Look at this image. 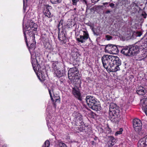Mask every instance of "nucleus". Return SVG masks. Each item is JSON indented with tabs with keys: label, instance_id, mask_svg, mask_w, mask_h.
Returning a JSON list of instances; mask_svg holds the SVG:
<instances>
[{
	"label": "nucleus",
	"instance_id": "f257e3e1",
	"mask_svg": "<svg viewBox=\"0 0 147 147\" xmlns=\"http://www.w3.org/2000/svg\"><path fill=\"white\" fill-rule=\"evenodd\" d=\"M72 116L75 122V124L76 126L79 124H81L79 127L75 128L74 129V132L79 133L81 132L88 134L91 132V129L88 127V125H85L83 119V116L81 113L78 112L74 111L73 113Z\"/></svg>",
	"mask_w": 147,
	"mask_h": 147
},
{
	"label": "nucleus",
	"instance_id": "f03ea898",
	"mask_svg": "<svg viewBox=\"0 0 147 147\" xmlns=\"http://www.w3.org/2000/svg\"><path fill=\"white\" fill-rule=\"evenodd\" d=\"M86 101L89 107L92 110L97 111L100 107L99 101L95 97L88 95L86 96Z\"/></svg>",
	"mask_w": 147,
	"mask_h": 147
},
{
	"label": "nucleus",
	"instance_id": "7ed1b4c3",
	"mask_svg": "<svg viewBox=\"0 0 147 147\" xmlns=\"http://www.w3.org/2000/svg\"><path fill=\"white\" fill-rule=\"evenodd\" d=\"M119 57L117 56H114L108 55H104L101 58L103 66L105 69L108 68V66L116 60Z\"/></svg>",
	"mask_w": 147,
	"mask_h": 147
},
{
	"label": "nucleus",
	"instance_id": "20e7f679",
	"mask_svg": "<svg viewBox=\"0 0 147 147\" xmlns=\"http://www.w3.org/2000/svg\"><path fill=\"white\" fill-rule=\"evenodd\" d=\"M37 24L33 22H31L29 24V27L27 29V33L29 37L28 39L30 40L35 39V33L34 32L37 30Z\"/></svg>",
	"mask_w": 147,
	"mask_h": 147
},
{
	"label": "nucleus",
	"instance_id": "39448f33",
	"mask_svg": "<svg viewBox=\"0 0 147 147\" xmlns=\"http://www.w3.org/2000/svg\"><path fill=\"white\" fill-rule=\"evenodd\" d=\"M121 60L119 58L116 59L115 61L112 63V64H111L110 65L108 66V68H106L108 71L111 72H116L120 70L119 66L121 65Z\"/></svg>",
	"mask_w": 147,
	"mask_h": 147
},
{
	"label": "nucleus",
	"instance_id": "423d86ee",
	"mask_svg": "<svg viewBox=\"0 0 147 147\" xmlns=\"http://www.w3.org/2000/svg\"><path fill=\"white\" fill-rule=\"evenodd\" d=\"M68 76L70 80L78 79L80 77L79 71L76 67L70 68L68 71Z\"/></svg>",
	"mask_w": 147,
	"mask_h": 147
},
{
	"label": "nucleus",
	"instance_id": "0eeeda50",
	"mask_svg": "<svg viewBox=\"0 0 147 147\" xmlns=\"http://www.w3.org/2000/svg\"><path fill=\"white\" fill-rule=\"evenodd\" d=\"M105 50L106 52L113 54H117L119 52V50L117 46L112 44L107 45L105 47Z\"/></svg>",
	"mask_w": 147,
	"mask_h": 147
},
{
	"label": "nucleus",
	"instance_id": "6e6552de",
	"mask_svg": "<svg viewBox=\"0 0 147 147\" xmlns=\"http://www.w3.org/2000/svg\"><path fill=\"white\" fill-rule=\"evenodd\" d=\"M133 126L136 132L140 131L142 128V124L140 120L138 119H134L133 121Z\"/></svg>",
	"mask_w": 147,
	"mask_h": 147
},
{
	"label": "nucleus",
	"instance_id": "1a4fd4ad",
	"mask_svg": "<svg viewBox=\"0 0 147 147\" xmlns=\"http://www.w3.org/2000/svg\"><path fill=\"white\" fill-rule=\"evenodd\" d=\"M23 33L25 42L29 51H30V49H34L36 47V42L35 39L34 40H31V41L30 40H29V42L30 45V46H29L28 42L27 36H26V32L24 31Z\"/></svg>",
	"mask_w": 147,
	"mask_h": 147
},
{
	"label": "nucleus",
	"instance_id": "9d476101",
	"mask_svg": "<svg viewBox=\"0 0 147 147\" xmlns=\"http://www.w3.org/2000/svg\"><path fill=\"white\" fill-rule=\"evenodd\" d=\"M130 49L131 56H134L138 54L140 52V46L135 44L130 45Z\"/></svg>",
	"mask_w": 147,
	"mask_h": 147
},
{
	"label": "nucleus",
	"instance_id": "9b49d317",
	"mask_svg": "<svg viewBox=\"0 0 147 147\" xmlns=\"http://www.w3.org/2000/svg\"><path fill=\"white\" fill-rule=\"evenodd\" d=\"M72 58L73 60V64L78 65L80 60V55L78 52H73L71 53Z\"/></svg>",
	"mask_w": 147,
	"mask_h": 147
},
{
	"label": "nucleus",
	"instance_id": "f8f14e48",
	"mask_svg": "<svg viewBox=\"0 0 147 147\" xmlns=\"http://www.w3.org/2000/svg\"><path fill=\"white\" fill-rule=\"evenodd\" d=\"M52 8V7L51 6L47 5H45L43 13V14L49 18H50L52 17V15L50 12V10Z\"/></svg>",
	"mask_w": 147,
	"mask_h": 147
},
{
	"label": "nucleus",
	"instance_id": "ddd939ff",
	"mask_svg": "<svg viewBox=\"0 0 147 147\" xmlns=\"http://www.w3.org/2000/svg\"><path fill=\"white\" fill-rule=\"evenodd\" d=\"M72 93L74 96L79 100H82L81 94L80 89L76 86H75L72 88Z\"/></svg>",
	"mask_w": 147,
	"mask_h": 147
},
{
	"label": "nucleus",
	"instance_id": "4468645a",
	"mask_svg": "<svg viewBox=\"0 0 147 147\" xmlns=\"http://www.w3.org/2000/svg\"><path fill=\"white\" fill-rule=\"evenodd\" d=\"M83 32V35H80L79 38H76V40L79 42H80L82 43L85 42V41L89 38L88 34L87 31H84Z\"/></svg>",
	"mask_w": 147,
	"mask_h": 147
},
{
	"label": "nucleus",
	"instance_id": "2eb2a0df",
	"mask_svg": "<svg viewBox=\"0 0 147 147\" xmlns=\"http://www.w3.org/2000/svg\"><path fill=\"white\" fill-rule=\"evenodd\" d=\"M121 52L122 54L126 56H131L130 45L123 47Z\"/></svg>",
	"mask_w": 147,
	"mask_h": 147
},
{
	"label": "nucleus",
	"instance_id": "dca6fc26",
	"mask_svg": "<svg viewBox=\"0 0 147 147\" xmlns=\"http://www.w3.org/2000/svg\"><path fill=\"white\" fill-rule=\"evenodd\" d=\"M136 91L138 95H144L146 92L145 88L141 86H138L136 88Z\"/></svg>",
	"mask_w": 147,
	"mask_h": 147
},
{
	"label": "nucleus",
	"instance_id": "f3484780",
	"mask_svg": "<svg viewBox=\"0 0 147 147\" xmlns=\"http://www.w3.org/2000/svg\"><path fill=\"white\" fill-rule=\"evenodd\" d=\"M131 6H132L131 9L132 12L134 13H139L140 11H142V9L138 5L134 2L132 3Z\"/></svg>",
	"mask_w": 147,
	"mask_h": 147
},
{
	"label": "nucleus",
	"instance_id": "a211bd4d",
	"mask_svg": "<svg viewBox=\"0 0 147 147\" xmlns=\"http://www.w3.org/2000/svg\"><path fill=\"white\" fill-rule=\"evenodd\" d=\"M58 36L59 40L62 42V44L66 43L67 41L66 37L63 32L61 31V32H59Z\"/></svg>",
	"mask_w": 147,
	"mask_h": 147
},
{
	"label": "nucleus",
	"instance_id": "6ab92c4d",
	"mask_svg": "<svg viewBox=\"0 0 147 147\" xmlns=\"http://www.w3.org/2000/svg\"><path fill=\"white\" fill-rule=\"evenodd\" d=\"M117 140L113 136L109 137L108 141L107 142L108 147H112L116 143Z\"/></svg>",
	"mask_w": 147,
	"mask_h": 147
},
{
	"label": "nucleus",
	"instance_id": "aec40b11",
	"mask_svg": "<svg viewBox=\"0 0 147 147\" xmlns=\"http://www.w3.org/2000/svg\"><path fill=\"white\" fill-rule=\"evenodd\" d=\"M53 99H51L52 101L53 102L54 107H56V102H59L60 100V98L58 94H55L53 93Z\"/></svg>",
	"mask_w": 147,
	"mask_h": 147
},
{
	"label": "nucleus",
	"instance_id": "412c9836",
	"mask_svg": "<svg viewBox=\"0 0 147 147\" xmlns=\"http://www.w3.org/2000/svg\"><path fill=\"white\" fill-rule=\"evenodd\" d=\"M134 58L136 61H141L144 59L146 58L145 52H143L142 54H138L135 55Z\"/></svg>",
	"mask_w": 147,
	"mask_h": 147
},
{
	"label": "nucleus",
	"instance_id": "4be33fe9",
	"mask_svg": "<svg viewBox=\"0 0 147 147\" xmlns=\"http://www.w3.org/2000/svg\"><path fill=\"white\" fill-rule=\"evenodd\" d=\"M142 109L147 116V98H144L142 100Z\"/></svg>",
	"mask_w": 147,
	"mask_h": 147
},
{
	"label": "nucleus",
	"instance_id": "5701e85b",
	"mask_svg": "<svg viewBox=\"0 0 147 147\" xmlns=\"http://www.w3.org/2000/svg\"><path fill=\"white\" fill-rule=\"evenodd\" d=\"M54 73L56 74V76L59 78L63 76H64L65 75V71L62 70L61 71L58 69L55 70Z\"/></svg>",
	"mask_w": 147,
	"mask_h": 147
},
{
	"label": "nucleus",
	"instance_id": "b1692460",
	"mask_svg": "<svg viewBox=\"0 0 147 147\" xmlns=\"http://www.w3.org/2000/svg\"><path fill=\"white\" fill-rule=\"evenodd\" d=\"M31 63L33 68V69L35 71V72H36V71H39V68L40 67V66L39 64H38L37 63L36 64V65L34 63V61H35V59L34 58H32V56H31Z\"/></svg>",
	"mask_w": 147,
	"mask_h": 147
},
{
	"label": "nucleus",
	"instance_id": "393cba45",
	"mask_svg": "<svg viewBox=\"0 0 147 147\" xmlns=\"http://www.w3.org/2000/svg\"><path fill=\"white\" fill-rule=\"evenodd\" d=\"M45 47L46 51L48 52L51 53L53 51V48L49 42L46 43Z\"/></svg>",
	"mask_w": 147,
	"mask_h": 147
},
{
	"label": "nucleus",
	"instance_id": "a878e982",
	"mask_svg": "<svg viewBox=\"0 0 147 147\" xmlns=\"http://www.w3.org/2000/svg\"><path fill=\"white\" fill-rule=\"evenodd\" d=\"M146 145L142 138L140 139L138 143V147H145Z\"/></svg>",
	"mask_w": 147,
	"mask_h": 147
},
{
	"label": "nucleus",
	"instance_id": "bb28decb",
	"mask_svg": "<svg viewBox=\"0 0 147 147\" xmlns=\"http://www.w3.org/2000/svg\"><path fill=\"white\" fill-rule=\"evenodd\" d=\"M75 25V23L72 21H69L66 25V27L67 28H71Z\"/></svg>",
	"mask_w": 147,
	"mask_h": 147
},
{
	"label": "nucleus",
	"instance_id": "cd10ccee",
	"mask_svg": "<svg viewBox=\"0 0 147 147\" xmlns=\"http://www.w3.org/2000/svg\"><path fill=\"white\" fill-rule=\"evenodd\" d=\"M142 14L140 15V16L141 17H142L143 18H141L140 20L142 22H143L144 20V19H146L147 18V14L145 11L142 10Z\"/></svg>",
	"mask_w": 147,
	"mask_h": 147
},
{
	"label": "nucleus",
	"instance_id": "c85d7f7f",
	"mask_svg": "<svg viewBox=\"0 0 147 147\" xmlns=\"http://www.w3.org/2000/svg\"><path fill=\"white\" fill-rule=\"evenodd\" d=\"M38 77L42 82H44L45 80V76L41 73H40V74H39V76H38Z\"/></svg>",
	"mask_w": 147,
	"mask_h": 147
},
{
	"label": "nucleus",
	"instance_id": "c756f323",
	"mask_svg": "<svg viewBox=\"0 0 147 147\" xmlns=\"http://www.w3.org/2000/svg\"><path fill=\"white\" fill-rule=\"evenodd\" d=\"M142 34V33L141 31H134L133 35H135L136 37H140Z\"/></svg>",
	"mask_w": 147,
	"mask_h": 147
},
{
	"label": "nucleus",
	"instance_id": "7c9ffc66",
	"mask_svg": "<svg viewBox=\"0 0 147 147\" xmlns=\"http://www.w3.org/2000/svg\"><path fill=\"white\" fill-rule=\"evenodd\" d=\"M110 107H111V105H110ZM111 108H112L113 109V110H112V112L113 113V114L114 115V116H115V118H116V117H117L118 116V115H119V113L118 112H117L115 110V109H114V107H113V108H112L111 107Z\"/></svg>",
	"mask_w": 147,
	"mask_h": 147
},
{
	"label": "nucleus",
	"instance_id": "2f4dec72",
	"mask_svg": "<svg viewBox=\"0 0 147 147\" xmlns=\"http://www.w3.org/2000/svg\"><path fill=\"white\" fill-rule=\"evenodd\" d=\"M62 0H50L51 2L53 4H58L61 2Z\"/></svg>",
	"mask_w": 147,
	"mask_h": 147
},
{
	"label": "nucleus",
	"instance_id": "473e14b6",
	"mask_svg": "<svg viewBox=\"0 0 147 147\" xmlns=\"http://www.w3.org/2000/svg\"><path fill=\"white\" fill-rule=\"evenodd\" d=\"M50 142L48 140H46L44 143L42 147H49Z\"/></svg>",
	"mask_w": 147,
	"mask_h": 147
},
{
	"label": "nucleus",
	"instance_id": "72a5a7b5",
	"mask_svg": "<svg viewBox=\"0 0 147 147\" xmlns=\"http://www.w3.org/2000/svg\"><path fill=\"white\" fill-rule=\"evenodd\" d=\"M109 117L113 119H115L114 115L113 112H112V110H111L110 109L109 112Z\"/></svg>",
	"mask_w": 147,
	"mask_h": 147
},
{
	"label": "nucleus",
	"instance_id": "f704fd0d",
	"mask_svg": "<svg viewBox=\"0 0 147 147\" xmlns=\"http://www.w3.org/2000/svg\"><path fill=\"white\" fill-rule=\"evenodd\" d=\"M123 131V129L122 128H120L119 130L116 131L115 133V135L116 136H117L119 134H121L122 133V132Z\"/></svg>",
	"mask_w": 147,
	"mask_h": 147
},
{
	"label": "nucleus",
	"instance_id": "c9c22d12",
	"mask_svg": "<svg viewBox=\"0 0 147 147\" xmlns=\"http://www.w3.org/2000/svg\"><path fill=\"white\" fill-rule=\"evenodd\" d=\"M48 88L51 99H53V96H52V93H53H53H54V92H53V88H51V89H49Z\"/></svg>",
	"mask_w": 147,
	"mask_h": 147
},
{
	"label": "nucleus",
	"instance_id": "e433bc0d",
	"mask_svg": "<svg viewBox=\"0 0 147 147\" xmlns=\"http://www.w3.org/2000/svg\"><path fill=\"white\" fill-rule=\"evenodd\" d=\"M58 63V62H53L52 64V68L54 69V70L57 69L56 64H57Z\"/></svg>",
	"mask_w": 147,
	"mask_h": 147
},
{
	"label": "nucleus",
	"instance_id": "4c0bfd02",
	"mask_svg": "<svg viewBox=\"0 0 147 147\" xmlns=\"http://www.w3.org/2000/svg\"><path fill=\"white\" fill-rule=\"evenodd\" d=\"M62 22L63 20H60L58 25L57 28L59 31L60 28H61L63 27Z\"/></svg>",
	"mask_w": 147,
	"mask_h": 147
},
{
	"label": "nucleus",
	"instance_id": "58836bf2",
	"mask_svg": "<svg viewBox=\"0 0 147 147\" xmlns=\"http://www.w3.org/2000/svg\"><path fill=\"white\" fill-rule=\"evenodd\" d=\"M106 133L108 134L111 133L112 130L111 128H110L109 125H107V127L106 128Z\"/></svg>",
	"mask_w": 147,
	"mask_h": 147
},
{
	"label": "nucleus",
	"instance_id": "ea45409f",
	"mask_svg": "<svg viewBox=\"0 0 147 147\" xmlns=\"http://www.w3.org/2000/svg\"><path fill=\"white\" fill-rule=\"evenodd\" d=\"M59 147H67L66 144L62 142H59L58 144Z\"/></svg>",
	"mask_w": 147,
	"mask_h": 147
},
{
	"label": "nucleus",
	"instance_id": "a19ab883",
	"mask_svg": "<svg viewBox=\"0 0 147 147\" xmlns=\"http://www.w3.org/2000/svg\"><path fill=\"white\" fill-rule=\"evenodd\" d=\"M79 1V0H72V4L74 5H76L77 3Z\"/></svg>",
	"mask_w": 147,
	"mask_h": 147
},
{
	"label": "nucleus",
	"instance_id": "79ce46f5",
	"mask_svg": "<svg viewBox=\"0 0 147 147\" xmlns=\"http://www.w3.org/2000/svg\"><path fill=\"white\" fill-rule=\"evenodd\" d=\"M106 38L108 40H109L112 38V36L109 35H106L105 36Z\"/></svg>",
	"mask_w": 147,
	"mask_h": 147
},
{
	"label": "nucleus",
	"instance_id": "37998d69",
	"mask_svg": "<svg viewBox=\"0 0 147 147\" xmlns=\"http://www.w3.org/2000/svg\"><path fill=\"white\" fill-rule=\"evenodd\" d=\"M143 140L145 142V143L147 145V135L145 137L142 138Z\"/></svg>",
	"mask_w": 147,
	"mask_h": 147
},
{
	"label": "nucleus",
	"instance_id": "c03bdc74",
	"mask_svg": "<svg viewBox=\"0 0 147 147\" xmlns=\"http://www.w3.org/2000/svg\"><path fill=\"white\" fill-rule=\"evenodd\" d=\"M109 5L110 7H111L112 8L114 7L115 4L113 3H110Z\"/></svg>",
	"mask_w": 147,
	"mask_h": 147
},
{
	"label": "nucleus",
	"instance_id": "a18cd8bd",
	"mask_svg": "<svg viewBox=\"0 0 147 147\" xmlns=\"http://www.w3.org/2000/svg\"><path fill=\"white\" fill-rule=\"evenodd\" d=\"M91 144L92 145L94 146H96V143L93 141H91Z\"/></svg>",
	"mask_w": 147,
	"mask_h": 147
},
{
	"label": "nucleus",
	"instance_id": "49530a36",
	"mask_svg": "<svg viewBox=\"0 0 147 147\" xmlns=\"http://www.w3.org/2000/svg\"><path fill=\"white\" fill-rule=\"evenodd\" d=\"M92 117L94 118L95 116L96 115V114L94 113H92L91 114Z\"/></svg>",
	"mask_w": 147,
	"mask_h": 147
},
{
	"label": "nucleus",
	"instance_id": "de8ad7c7",
	"mask_svg": "<svg viewBox=\"0 0 147 147\" xmlns=\"http://www.w3.org/2000/svg\"><path fill=\"white\" fill-rule=\"evenodd\" d=\"M99 0H91L92 3H96L98 2Z\"/></svg>",
	"mask_w": 147,
	"mask_h": 147
},
{
	"label": "nucleus",
	"instance_id": "09e8293b",
	"mask_svg": "<svg viewBox=\"0 0 147 147\" xmlns=\"http://www.w3.org/2000/svg\"><path fill=\"white\" fill-rule=\"evenodd\" d=\"M44 35L45 36L44 37L43 36V34L42 35V39L44 38H45V40H46V39L47 38V37L46 36V34H44Z\"/></svg>",
	"mask_w": 147,
	"mask_h": 147
},
{
	"label": "nucleus",
	"instance_id": "8fccbe9b",
	"mask_svg": "<svg viewBox=\"0 0 147 147\" xmlns=\"http://www.w3.org/2000/svg\"><path fill=\"white\" fill-rule=\"evenodd\" d=\"M98 139L97 137L96 136H95V137L94 138V140L96 141Z\"/></svg>",
	"mask_w": 147,
	"mask_h": 147
},
{
	"label": "nucleus",
	"instance_id": "3c124183",
	"mask_svg": "<svg viewBox=\"0 0 147 147\" xmlns=\"http://www.w3.org/2000/svg\"><path fill=\"white\" fill-rule=\"evenodd\" d=\"M83 0V2H84L87 5V2L86 1V0Z\"/></svg>",
	"mask_w": 147,
	"mask_h": 147
},
{
	"label": "nucleus",
	"instance_id": "603ef678",
	"mask_svg": "<svg viewBox=\"0 0 147 147\" xmlns=\"http://www.w3.org/2000/svg\"><path fill=\"white\" fill-rule=\"evenodd\" d=\"M26 1V2L27 1V0H23V3H24H24L25 2V1Z\"/></svg>",
	"mask_w": 147,
	"mask_h": 147
},
{
	"label": "nucleus",
	"instance_id": "864d4df0",
	"mask_svg": "<svg viewBox=\"0 0 147 147\" xmlns=\"http://www.w3.org/2000/svg\"><path fill=\"white\" fill-rule=\"evenodd\" d=\"M108 3H107V2H105V3H103V4L105 5H107L108 4Z\"/></svg>",
	"mask_w": 147,
	"mask_h": 147
},
{
	"label": "nucleus",
	"instance_id": "5fc2aeb1",
	"mask_svg": "<svg viewBox=\"0 0 147 147\" xmlns=\"http://www.w3.org/2000/svg\"><path fill=\"white\" fill-rule=\"evenodd\" d=\"M145 52V54L146 55V57H147V52Z\"/></svg>",
	"mask_w": 147,
	"mask_h": 147
},
{
	"label": "nucleus",
	"instance_id": "6e6d98bb",
	"mask_svg": "<svg viewBox=\"0 0 147 147\" xmlns=\"http://www.w3.org/2000/svg\"><path fill=\"white\" fill-rule=\"evenodd\" d=\"M107 13H110V11L109 10L107 11Z\"/></svg>",
	"mask_w": 147,
	"mask_h": 147
},
{
	"label": "nucleus",
	"instance_id": "4d7b16f0",
	"mask_svg": "<svg viewBox=\"0 0 147 147\" xmlns=\"http://www.w3.org/2000/svg\"><path fill=\"white\" fill-rule=\"evenodd\" d=\"M7 147V146H6L5 145V147H4L3 146V147Z\"/></svg>",
	"mask_w": 147,
	"mask_h": 147
}]
</instances>
